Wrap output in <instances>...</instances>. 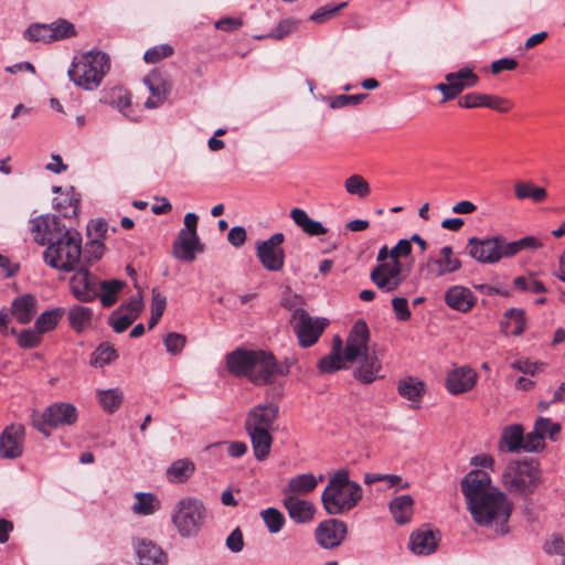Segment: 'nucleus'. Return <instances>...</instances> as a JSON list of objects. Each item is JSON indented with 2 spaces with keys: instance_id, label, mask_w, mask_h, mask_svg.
<instances>
[{
  "instance_id": "nucleus-64",
  "label": "nucleus",
  "mask_w": 565,
  "mask_h": 565,
  "mask_svg": "<svg viewBox=\"0 0 565 565\" xmlns=\"http://www.w3.org/2000/svg\"><path fill=\"white\" fill-rule=\"evenodd\" d=\"M535 429L541 431V434L545 437L546 435L550 436V438H554L555 435H557L561 430V427L558 424L553 423L548 418H539L535 423Z\"/></svg>"
},
{
  "instance_id": "nucleus-57",
  "label": "nucleus",
  "mask_w": 565,
  "mask_h": 565,
  "mask_svg": "<svg viewBox=\"0 0 565 565\" xmlns=\"http://www.w3.org/2000/svg\"><path fill=\"white\" fill-rule=\"evenodd\" d=\"M345 6L347 2H342L338 6L321 7L310 15V20L316 23H324L326 21L334 17Z\"/></svg>"
},
{
  "instance_id": "nucleus-58",
  "label": "nucleus",
  "mask_w": 565,
  "mask_h": 565,
  "mask_svg": "<svg viewBox=\"0 0 565 565\" xmlns=\"http://www.w3.org/2000/svg\"><path fill=\"white\" fill-rule=\"evenodd\" d=\"M186 339L183 334L170 332L166 335L163 343L167 351L171 354H179L185 345Z\"/></svg>"
},
{
  "instance_id": "nucleus-43",
  "label": "nucleus",
  "mask_w": 565,
  "mask_h": 565,
  "mask_svg": "<svg viewBox=\"0 0 565 565\" xmlns=\"http://www.w3.org/2000/svg\"><path fill=\"white\" fill-rule=\"evenodd\" d=\"M97 397L105 412L114 413L122 404L124 393L119 388L98 390Z\"/></svg>"
},
{
  "instance_id": "nucleus-13",
  "label": "nucleus",
  "mask_w": 565,
  "mask_h": 565,
  "mask_svg": "<svg viewBox=\"0 0 565 565\" xmlns=\"http://www.w3.org/2000/svg\"><path fill=\"white\" fill-rule=\"evenodd\" d=\"M348 533L347 524L338 519L321 521L315 530L317 544L326 550H333L341 545Z\"/></svg>"
},
{
  "instance_id": "nucleus-47",
  "label": "nucleus",
  "mask_w": 565,
  "mask_h": 565,
  "mask_svg": "<svg viewBox=\"0 0 565 565\" xmlns=\"http://www.w3.org/2000/svg\"><path fill=\"white\" fill-rule=\"evenodd\" d=\"M263 519L269 533L275 534L282 530L286 519L284 514L276 508H267L260 511Z\"/></svg>"
},
{
  "instance_id": "nucleus-63",
  "label": "nucleus",
  "mask_w": 565,
  "mask_h": 565,
  "mask_svg": "<svg viewBox=\"0 0 565 565\" xmlns=\"http://www.w3.org/2000/svg\"><path fill=\"white\" fill-rule=\"evenodd\" d=\"M392 306L396 319L401 321H407L411 318V311L408 308V301L404 297H395L392 299Z\"/></svg>"
},
{
  "instance_id": "nucleus-20",
  "label": "nucleus",
  "mask_w": 565,
  "mask_h": 565,
  "mask_svg": "<svg viewBox=\"0 0 565 565\" xmlns=\"http://www.w3.org/2000/svg\"><path fill=\"white\" fill-rule=\"evenodd\" d=\"M458 104L462 108L487 107L500 113H508L513 107L512 102L507 98L481 93H469Z\"/></svg>"
},
{
  "instance_id": "nucleus-34",
  "label": "nucleus",
  "mask_w": 565,
  "mask_h": 565,
  "mask_svg": "<svg viewBox=\"0 0 565 565\" xmlns=\"http://www.w3.org/2000/svg\"><path fill=\"white\" fill-rule=\"evenodd\" d=\"M246 433L250 438L255 458L258 461L265 460L269 456L273 445L271 431L256 429L246 430Z\"/></svg>"
},
{
  "instance_id": "nucleus-28",
  "label": "nucleus",
  "mask_w": 565,
  "mask_h": 565,
  "mask_svg": "<svg viewBox=\"0 0 565 565\" xmlns=\"http://www.w3.org/2000/svg\"><path fill=\"white\" fill-rule=\"evenodd\" d=\"M323 480V475H319L318 477L311 472L296 475L289 479L282 493L284 495H305L312 492Z\"/></svg>"
},
{
  "instance_id": "nucleus-35",
  "label": "nucleus",
  "mask_w": 565,
  "mask_h": 565,
  "mask_svg": "<svg viewBox=\"0 0 565 565\" xmlns=\"http://www.w3.org/2000/svg\"><path fill=\"white\" fill-rule=\"evenodd\" d=\"M445 79L456 87L454 89L459 95L463 89L476 86L479 77L473 73L472 67L465 66L458 72L446 74Z\"/></svg>"
},
{
  "instance_id": "nucleus-52",
  "label": "nucleus",
  "mask_w": 565,
  "mask_h": 565,
  "mask_svg": "<svg viewBox=\"0 0 565 565\" xmlns=\"http://www.w3.org/2000/svg\"><path fill=\"white\" fill-rule=\"evenodd\" d=\"M135 320L136 318L134 316L117 309L109 316L108 323L116 333H121L126 331Z\"/></svg>"
},
{
  "instance_id": "nucleus-48",
  "label": "nucleus",
  "mask_w": 565,
  "mask_h": 565,
  "mask_svg": "<svg viewBox=\"0 0 565 565\" xmlns=\"http://www.w3.org/2000/svg\"><path fill=\"white\" fill-rule=\"evenodd\" d=\"M145 85L150 90L152 97H156L159 103H163L169 93V86L161 79L158 74H151L143 78Z\"/></svg>"
},
{
  "instance_id": "nucleus-23",
  "label": "nucleus",
  "mask_w": 565,
  "mask_h": 565,
  "mask_svg": "<svg viewBox=\"0 0 565 565\" xmlns=\"http://www.w3.org/2000/svg\"><path fill=\"white\" fill-rule=\"evenodd\" d=\"M134 548L139 565H166L168 557L163 550L147 539H136Z\"/></svg>"
},
{
  "instance_id": "nucleus-60",
  "label": "nucleus",
  "mask_w": 565,
  "mask_h": 565,
  "mask_svg": "<svg viewBox=\"0 0 565 565\" xmlns=\"http://www.w3.org/2000/svg\"><path fill=\"white\" fill-rule=\"evenodd\" d=\"M367 95L366 94H355V95H339L332 98L329 103L332 109L343 108L349 105H358L360 104Z\"/></svg>"
},
{
  "instance_id": "nucleus-3",
  "label": "nucleus",
  "mask_w": 565,
  "mask_h": 565,
  "mask_svg": "<svg viewBox=\"0 0 565 565\" xmlns=\"http://www.w3.org/2000/svg\"><path fill=\"white\" fill-rule=\"evenodd\" d=\"M362 497V487L350 479L347 469H339L330 476L321 493V503L327 514L342 515L354 509Z\"/></svg>"
},
{
  "instance_id": "nucleus-33",
  "label": "nucleus",
  "mask_w": 565,
  "mask_h": 565,
  "mask_svg": "<svg viewBox=\"0 0 565 565\" xmlns=\"http://www.w3.org/2000/svg\"><path fill=\"white\" fill-rule=\"evenodd\" d=\"M290 217L307 235L320 236L328 232L327 227H324L322 223L310 218L308 213L302 209H292L290 211Z\"/></svg>"
},
{
  "instance_id": "nucleus-15",
  "label": "nucleus",
  "mask_w": 565,
  "mask_h": 565,
  "mask_svg": "<svg viewBox=\"0 0 565 565\" xmlns=\"http://www.w3.org/2000/svg\"><path fill=\"white\" fill-rule=\"evenodd\" d=\"M369 340L370 331L366 322L364 320H358L347 338L344 359L348 362H355L362 358V355L369 353Z\"/></svg>"
},
{
  "instance_id": "nucleus-29",
  "label": "nucleus",
  "mask_w": 565,
  "mask_h": 565,
  "mask_svg": "<svg viewBox=\"0 0 565 565\" xmlns=\"http://www.w3.org/2000/svg\"><path fill=\"white\" fill-rule=\"evenodd\" d=\"M359 360L360 364L353 372L354 377L363 384H370L376 381L380 377L382 363L375 353H366Z\"/></svg>"
},
{
  "instance_id": "nucleus-16",
  "label": "nucleus",
  "mask_w": 565,
  "mask_h": 565,
  "mask_svg": "<svg viewBox=\"0 0 565 565\" xmlns=\"http://www.w3.org/2000/svg\"><path fill=\"white\" fill-rule=\"evenodd\" d=\"M65 230L67 228L55 215H40L31 221V232L34 241L40 245H46V247Z\"/></svg>"
},
{
  "instance_id": "nucleus-49",
  "label": "nucleus",
  "mask_w": 565,
  "mask_h": 565,
  "mask_svg": "<svg viewBox=\"0 0 565 565\" xmlns=\"http://www.w3.org/2000/svg\"><path fill=\"white\" fill-rule=\"evenodd\" d=\"M344 188L349 194L359 198H365L371 192L367 181L360 174L350 175L344 182Z\"/></svg>"
},
{
  "instance_id": "nucleus-10",
  "label": "nucleus",
  "mask_w": 565,
  "mask_h": 565,
  "mask_svg": "<svg viewBox=\"0 0 565 565\" xmlns=\"http://www.w3.org/2000/svg\"><path fill=\"white\" fill-rule=\"evenodd\" d=\"M78 419V411L72 403L56 402L47 406L38 420H34V427L45 436L50 433L46 427L58 428L74 425Z\"/></svg>"
},
{
  "instance_id": "nucleus-42",
  "label": "nucleus",
  "mask_w": 565,
  "mask_h": 565,
  "mask_svg": "<svg viewBox=\"0 0 565 565\" xmlns=\"http://www.w3.org/2000/svg\"><path fill=\"white\" fill-rule=\"evenodd\" d=\"M504 316L508 321L502 323V328L507 333L518 337L525 331V313L522 309L510 308Z\"/></svg>"
},
{
  "instance_id": "nucleus-62",
  "label": "nucleus",
  "mask_w": 565,
  "mask_h": 565,
  "mask_svg": "<svg viewBox=\"0 0 565 565\" xmlns=\"http://www.w3.org/2000/svg\"><path fill=\"white\" fill-rule=\"evenodd\" d=\"M412 253V244L408 239H399L397 244L391 248L390 263H401V258L407 257Z\"/></svg>"
},
{
  "instance_id": "nucleus-4",
  "label": "nucleus",
  "mask_w": 565,
  "mask_h": 565,
  "mask_svg": "<svg viewBox=\"0 0 565 565\" xmlns=\"http://www.w3.org/2000/svg\"><path fill=\"white\" fill-rule=\"evenodd\" d=\"M44 262L50 267L70 273L77 269L82 258V235L74 228L62 232L43 253Z\"/></svg>"
},
{
  "instance_id": "nucleus-21",
  "label": "nucleus",
  "mask_w": 565,
  "mask_h": 565,
  "mask_svg": "<svg viewBox=\"0 0 565 565\" xmlns=\"http://www.w3.org/2000/svg\"><path fill=\"white\" fill-rule=\"evenodd\" d=\"M461 260L454 255L452 247L446 245L440 249V257H429L425 267L434 277H441L461 268Z\"/></svg>"
},
{
  "instance_id": "nucleus-5",
  "label": "nucleus",
  "mask_w": 565,
  "mask_h": 565,
  "mask_svg": "<svg viewBox=\"0 0 565 565\" xmlns=\"http://www.w3.org/2000/svg\"><path fill=\"white\" fill-rule=\"evenodd\" d=\"M110 68L109 56L100 51H88L76 56L68 68L70 79L85 90L97 89Z\"/></svg>"
},
{
  "instance_id": "nucleus-53",
  "label": "nucleus",
  "mask_w": 565,
  "mask_h": 565,
  "mask_svg": "<svg viewBox=\"0 0 565 565\" xmlns=\"http://www.w3.org/2000/svg\"><path fill=\"white\" fill-rule=\"evenodd\" d=\"M513 285L516 289L521 291H529L532 294L546 292V287L544 286V284L532 277L518 276L514 278Z\"/></svg>"
},
{
  "instance_id": "nucleus-2",
  "label": "nucleus",
  "mask_w": 565,
  "mask_h": 565,
  "mask_svg": "<svg viewBox=\"0 0 565 565\" xmlns=\"http://www.w3.org/2000/svg\"><path fill=\"white\" fill-rule=\"evenodd\" d=\"M226 367L231 374L244 376L256 386L273 384L289 373V366L279 363L271 352L241 348L226 355Z\"/></svg>"
},
{
  "instance_id": "nucleus-22",
  "label": "nucleus",
  "mask_w": 565,
  "mask_h": 565,
  "mask_svg": "<svg viewBox=\"0 0 565 565\" xmlns=\"http://www.w3.org/2000/svg\"><path fill=\"white\" fill-rule=\"evenodd\" d=\"M203 252L198 233L181 230L173 244V255L183 262H193L196 253Z\"/></svg>"
},
{
  "instance_id": "nucleus-59",
  "label": "nucleus",
  "mask_w": 565,
  "mask_h": 565,
  "mask_svg": "<svg viewBox=\"0 0 565 565\" xmlns=\"http://www.w3.org/2000/svg\"><path fill=\"white\" fill-rule=\"evenodd\" d=\"M113 105L127 118L131 120H136V118L131 115V96L128 92L118 90L116 98L113 102Z\"/></svg>"
},
{
  "instance_id": "nucleus-8",
  "label": "nucleus",
  "mask_w": 565,
  "mask_h": 565,
  "mask_svg": "<svg viewBox=\"0 0 565 565\" xmlns=\"http://www.w3.org/2000/svg\"><path fill=\"white\" fill-rule=\"evenodd\" d=\"M508 241L502 235L483 238L470 237L466 245L468 255L481 264H495L502 258H509Z\"/></svg>"
},
{
  "instance_id": "nucleus-61",
  "label": "nucleus",
  "mask_w": 565,
  "mask_h": 565,
  "mask_svg": "<svg viewBox=\"0 0 565 565\" xmlns=\"http://www.w3.org/2000/svg\"><path fill=\"white\" fill-rule=\"evenodd\" d=\"M543 440L544 436L541 434V431L534 428V431H531L526 436H524L522 449L530 452L537 451L543 447Z\"/></svg>"
},
{
  "instance_id": "nucleus-7",
  "label": "nucleus",
  "mask_w": 565,
  "mask_h": 565,
  "mask_svg": "<svg viewBox=\"0 0 565 565\" xmlns=\"http://www.w3.org/2000/svg\"><path fill=\"white\" fill-rule=\"evenodd\" d=\"M205 516L206 510L202 501L183 498L177 503L171 520L180 536L193 537L203 526Z\"/></svg>"
},
{
  "instance_id": "nucleus-19",
  "label": "nucleus",
  "mask_w": 565,
  "mask_h": 565,
  "mask_svg": "<svg viewBox=\"0 0 565 565\" xmlns=\"http://www.w3.org/2000/svg\"><path fill=\"white\" fill-rule=\"evenodd\" d=\"M478 374L470 366L455 367L447 374L446 388L451 395L471 391L477 383Z\"/></svg>"
},
{
  "instance_id": "nucleus-30",
  "label": "nucleus",
  "mask_w": 565,
  "mask_h": 565,
  "mask_svg": "<svg viewBox=\"0 0 565 565\" xmlns=\"http://www.w3.org/2000/svg\"><path fill=\"white\" fill-rule=\"evenodd\" d=\"M343 351V342L340 337H334L332 342V350L331 352L323 356L319 363L318 369L322 373H333L337 372L345 366V362H348L344 359V355L342 356Z\"/></svg>"
},
{
  "instance_id": "nucleus-46",
  "label": "nucleus",
  "mask_w": 565,
  "mask_h": 565,
  "mask_svg": "<svg viewBox=\"0 0 565 565\" xmlns=\"http://www.w3.org/2000/svg\"><path fill=\"white\" fill-rule=\"evenodd\" d=\"M544 246L541 238L536 236H525L518 241L508 242V255L510 257L519 254L522 250H536Z\"/></svg>"
},
{
  "instance_id": "nucleus-36",
  "label": "nucleus",
  "mask_w": 565,
  "mask_h": 565,
  "mask_svg": "<svg viewBox=\"0 0 565 565\" xmlns=\"http://www.w3.org/2000/svg\"><path fill=\"white\" fill-rule=\"evenodd\" d=\"M524 433L521 425H511L503 429L500 439V449L509 452H519L522 449Z\"/></svg>"
},
{
  "instance_id": "nucleus-18",
  "label": "nucleus",
  "mask_w": 565,
  "mask_h": 565,
  "mask_svg": "<svg viewBox=\"0 0 565 565\" xmlns=\"http://www.w3.org/2000/svg\"><path fill=\"white\" fill-rule=\"evenodd\" d=\"M99 280L87 268L77 267L70 286L74 297L83 302H90L98 296Z\"/></svg>"
},
{
  "instance_id": "nucleus-1",
  "label": "nucleus",
  "mask_w": 565,
  "mask_h": 565,
  "mask_svg": "<svg viewBox=\"0 0 565 565\" xmlns=\"http://www.w3.org/2000/svg\"><path fill=\"white\" fill-rule=\"evenodd\" d=\"M461 491L473 521L493 527L499 534L508 532L512 507L507 495L492 487L491 477L482 470H471L461 480Z\"/></svg>"
},
{
  "instance_id": "nucleus-40",
  "label": "nucleus",
  "mask_w": 565,
  "mask_h": 565,
  "mask_svg": "<svg viewBox=\"0 0 565 565\" xmlns=\"http://www.w3.org/2000/svg\"><path fill=\"white\" fill-rule=\"evenodd\" d=\"M160 509L159 499L150 492H138L132 511L140 515H151Z\"/></svg>"
},
{
  "instance_id": "nucleus-38",
  "label": "nucleus",
  "mask_w": 565,
  "mask_h": 565,
  "mask_svg": "<svg viewBox=\"0 0 565 565\" xmlns=\"http://www.w3.org/2000/svg\"><path fill=\"white\" fill-rule=\"evenodd\" d=\"M195 466L189 459L173 461L167 469V478L174 483L185 482L194 472Z\"/></svg>"
},
{
  "instance_id": "nucleus-54",
  "label": "nucleus",
  "mask_w": 565,
  "mask_h": 565,
  "mask_svg": "<svg viewBox=\"0 0 565 565\" xmlns=\"http://www.w3.org/2000/svg\"><path fill=\"white\" fill-rule=\"evenodd\" d=\"M42 341V334L33 327L24 329L18 334V344L22 349L36 348Z\"/></svg>"
},
{
  "instance_id": "nucleus-27",
  "label": "nucleus",
  "mask_w": 565,
  "mask_h": 565,
  "mask_svg": "<svg viewBox=\"0 0 565 565\" xmlns=\"http://www.w3.org/2000/svg\"><path fill=\"white\" fill-rule=\"evenodd\" d=\"M437 545V533L427 527L418 529L409 537V548L417 555H429L436 551Z\"/></svg>"
},
{
  "instance_id": "nucleus-41",
  "label": "nucleus",
  "mask_w": 565,
  "mask_h": 565,
  "mask_svg": "<svg viewBox=\"0 0 565 565\" xmlns=\"http://www.w3.org/2000/svg\"><path fill=\"white\" fill-rule=\"evenodd\" d=\"M64 315L63 308H53L42 312L34 322V328L41 333L52 331L56 328Z\"/></svg>"
},
{
  "instance_id": "nucleus-44",
  "label": "nucleus",
  "mask_w": 565,
  "mask_h": 565,
  "mask_svg": "<svg viewBox=\"0 0 565 565\" xmlns=\"http://www.w3.org/2000/svg\"><path fill=\"white\" fill-rule=\"evenodd\" d=\"M363 481L365 484H372L375 482H385L386 489L394 488L395 490L407 489L409 487V483L406 481H403L402 477L397 476V475L367 472L364 475Z\"/></svg>"
},
{
  "instance_id": "nucleus-9",
  "label": "nucleus",
  "mask_w": 565,
  "mask_h": 565,
  "mask_svg": "<svg viewBox=\"0 0 565 565\" xmlns=\"http://www.w3.org/2000/svg\"><path fill=\"white\" fill-rule=\"evenodd\" d=\"M290 322L299 345L302 348H309L317 343L329 324L327 318L312 317L302 308L292 312Z\"/></svg>"
},
{
  "instance_id": "nucleus-31",
  "label": "nucleus",
  "mask_w": 565,
  "mask_h": 565,
  "mask_svg": "<svg viewBox=\"0 0 565 565\" xmlns=\"http://www.w3.org/2000/svg\"><path fill=\"white\" fill-rule=\"evenodd\" d=\"M397 392L402 397L412 402L413 407L418 408L425 393V384L417 377L408 376L398 382Z\"/></svg>"
},
{
  "instance_id": "nucleus-45",
  "label": "nucleus",
  "mask_w": 565,
  "mask_h": 565,
  "mask_svg": "<svg viewBox=\"0 0 565 565\" xmlns=\"http://www.w3.org/2000/svg\"><path fill=\"white\" fill-rule=\"evenodd\" d=\"M514 191L515 196L520 200L531 199L534 202H542L547 196L544 188L536 186L532 182H518Z\"/></svg>"
},
{
  "instance_id": "nucleus-12",
  "label": "nucleus",
  "mask_w": 565,
  "mask_h": 565,
  "mask_svg": "<svg viewBox=\"0 0 565 565\" xmlns=\"http://www.w3.org/2000/svg\"><path fill=\"white\" fill-rule=\"evenodd\" d=\"M371 281L383 292H394L403 284L402 263L377 264L370 273Z\"/></svg>"
},
{
  "instance_id": "nucleus-37",
  "label": "nucleus",
  "mask_w": 565,
  "mask_h": 565,
  "mask_svg": "<svg viewBox=\"0 0 565 565\" xmlns=\"http://www.w3.org/2000/svg\"><path fill=\"white\" fill-rule=\"evenodd\" d=\"M124 286L125 282L118 279L99 280L97 298H99L104 307H111L117 302V296Z\"/></svg>"
},
{
  "instance_id": "nucleus-51",
  "label": "nucleus",
  "mask_w": 565,
  "mask_h": 565,
  "mask_svg": "<svg viewBox=\"0 0 565 565\" xmlns=\"http://www.w3.org/2000/svg\"><path fill=\"white\" fill-rule=\"evenodd\" d=\"M50 26L52 30V32H51L52 42L67 39V38L75 35V26L73 23H71L67 20L58 19V20L50 23Z\"/></svg>"
},
{
  "instance_id": "nucleus-17",
  "label": "nucleus",
  "mask_w": 565,
  "mask_h": 565,
  "mask_svg": "<svg viewBox=\"0 0 565 565\" xmlns=\"http://www.w3.org/2000/svg\"><path fill=\"white\" fill-rule=\"evenodd\" d=\"M278 413L279 407L274 403L257 404L246 415L245 429L273 431Z\"/></svg>"
},
{
  "instance_id": "nucleus-32",
  "label": "nucleus",
  "mask_w": 565,
  "mask_h": 565,
  "mask_svg": "<svg viewBox=\"0 0 565 565\" xmlns=\"http://www.w3.org/2000/svg\"><path fill=\"white\" fill-rule=\"evenodd\" d=\"M393 519L398 524H406L412 520L414 513V500L409 494H402L394 498L390 504Z\"/></svg>"
},
{
  "instance_id": "nucleus-14",
  "label": "nucleus",
  "mask_w": 565,
  "mask_h": 565,
  "mask_svg": "<svg viewBox=\"0 0 565 565\" xmlns=\"http://www.w3.org/2000/svg\"><path fill=\"white\" fill-rule=\"evenodd\" d=\"M25 428L20 423H13L0 434V458L17 459L24 449Z\"/></svg>"
},
{
  "instance_id": "nucleus-24",
  "label": "nucleus",
  "mask_w": 565,
  "mask_h": 565,
  "mask_svg": "<svg viewBox=\"0 0 565 565\" xmlns=\"http://www.w3.org/2000/svg\"><path fill=\"white\" fill-rule=\"evenodd\" d=\"M477 301L475 294L467 287L456 285L445 292V302L452 310L468 312Z\"/></svg>"
},
{
  "instance_id": "nucleus-11",
  "label": "nucleus",
  "mask_w": 565,
  "mask_h": 565,
  "mask_svg": "<svg viewBox=\"0 0 565 565\" xmlns=\"http://www.w3.org/2000/svg\"><path fill=\"white\" fill-rule=\"evenodd\" d=\"M285 241L282 233H275L268 239L256 243V256L263 267L269 271H279L285 264V252L281 244Z\"/></svg>"
},
{
  "instance_id": "nucleus-26",
  "label": "nucleus",
  "mask_w": 565,
  "mask_h": 565,
  "mask_svg": "<svg viewBox=\"0 0 565 565\" xmlns=\"http://www.w3.org/2000/svg\"><path fill=\"white\" fill-rule=\"evenodd\" d=\"M284 507L287 509L290 519L298 524L310 522L316 512V508L310 501L299 499L296 495H285Z\"/></svg>"
},
{
  "instance_id": "nucleus-25",
  "label": "nucleus",
  "mask_w": 565,
  "mask_h": 565,
  "mask_svg": "<svg viewBox=\"0 0 565 565\" xmlns=\"http://www.w3.org/2000/svg\"><path fill=\"white\" fill-rule=\"evenodd\" d=\"M36 311L38 299L32 294H23L11 302L10 313L21 324L30 323Z\"/></svg>"
},
{
  "instance_id": "nucleus-39",
  "label": "nucleus",
  "mask_w": 565,
  "mask_h": 565,
  "mask_svg": "<svg viewBox=\"0 0 565 565\" xmlns=\"http://www.w3.org/2000/svg\"><path fill=\"white\" fill-rule=\"evenodd\" d=\"M70 326L76 332L84 331L93 320V310L88 307L75 305L68 310Z\"/></svg>"
},
{
  "instance_id": "nucleus-56",
  "label": "nucleus",
  "mask_w": 565,
  "mask_h": 565,
  "mask_svg": "<svg viewBox=\"0 0 565 565\" xmlns=\"http://www.w3.org/2000/svg\"><path fill=\"white\" fill-rule=\"evenodd\" d=\"M173 54V47L169 44H160L146 51L143 58L147 63H158L162 58Z\"/></svg>"
},
{
  "instance_id": "nucleus-6",
  "label": "nucleus",
  "mask_w": 565,
  "mask_h": 565,
  "mask_svg": "<svg viewBox=\"0 0 565 565\" xmlns=\"http://www.w3.org/2000/svg\"><path fill=\"white\" fill-rule=\"evenodd\" d=\"M502 483L511 493L524 497L532 494L540 483L537 463L533 460L509 462L502 473Z\"/></svg>"
},
{
  "instance_id": "nucleus-50",
  "label": "nucleus",
  "mask_w": 565,
  "mask_h": 565,
  "mask_svg": "<svg viewBox=\"0 0 565 565\" xmlns=\"http://www.w3.org/2000/svg\"><path fill=\"white\" fill-rule=\"evenodd\" d=\"M50 23H33L24 32V38L31 42H52Z\"/></svg>"
},
{
  "instance_id": "nucleus-55",
  "label": "nucleus",
  "mask_w": 565,
  "mask_h": 565,
  "mask_svg": "<svg viewBox=\"0 0 565 565\" xmlns=\"http://www.w3.org/2000/svg\"><path fill=\"white\" fill-rule=\"evenodd\" d=\"M118 356L117 351L109 344H100L94 352L93 363L97 366H104L111 363Z\"/></svg>"
}]
</instances>
